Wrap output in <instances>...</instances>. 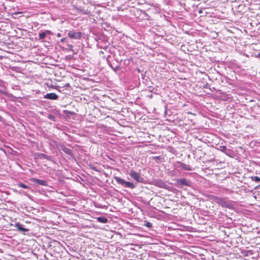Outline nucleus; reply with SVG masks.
Wrapping results in <instances>:
<instances>
[{"mask_svg": "<svg viewBox=\"0 0 260 260\" xmlns=\"http://www.w3.org/2000/svg\"><path fill=\"white\" fill-rule=\"evenodd\" d=\"M114 179L117 183L125 187H128L132 189H133L135 187V185L134 184V183L131 182L126 181L125 180L120 178L119 177L115 176L114 177Z\"/></svg>", "mask_w": 260, "mask_h": 260, "instance_id": "2", "label": "nucleus"}, {"mask_svg": "<svg viewBox=\"0 0 260 260\" xmlns=\"http://www.w3.org/2000/svg\"><path fill=\"white\" fill-rule=\"evenodd\" d=\"M144 225L148 228H151L152 226V224L151 222H150L149 221H144Z\"/></svg>", "mask_w": 260, "mask_h": 260, "instance_id": "18", "label": "nucleus"}, {"mask_svg": "<svg viewBox=\"0 0 260 260\" xmlns=\"http://www.w3.org/2000/svg\"><path fill=\"white\" fill-rule=\"evenodd\" d=\"M90 168L95 171H96V172H100V170H99V169H96V167L95 166H94L93 165H90Z\"/></svg>", "mask_w": 260, "mask_h": 260, "instance_id": "20", "label": "nucleus"}, {"mask_svg": "<svg viewBox=\"0 0 260 260\" xmlns=\"http://www.w3.org/2000/svg\"><path fill=\"white\" fill-rule=\"evenodd\" d=\"M44 99L55 100L58 98V96L55 93H50L44 96Z\"/></svg>", "mask_w": 260, "mask_h": 260, "instance_id": "11", "label": "nucleus"}, {"mask_svg": "<svg viewBox=\"0 0 260 260\" xmlns=\"http://www.w3.org/2000/svg\"><path fill=\"white\" fill-rule=\"evenodd\" d=\"M149 97L150 98H151L152 97V95L151 94V95H149Z\"/></svg>", "mask_w": 260, "mask_h": 260, "instance_id": "26", "label": "nucleus"}, {"mask_svg": "<svg viewBox=\"0 0 260 260\" xmlns=\"http://www.w3.org/2000/svg\"><path fill=\"white\" fill-rule=\"evenodd\" d=\"M61 34H60V33H58V34H57V37H61Z\"/></svg>", "mask_w": 260, "mask_h": 260, "instance_id": "25", "label": "nucleus"}, {"mask_svg": "<svg viewBox=\"0 0 260 260\" xmlns=\"http://www.w3.org/2000/svg\"><path fill=\"white\" fill-rule=\"evenodd\" d=\"M30 181L35 182L36 183H37L39 185H43V186H47L48 183L46 180H41L37 178H32L30 179Z\"/></svg>", "mask_w": 260, "mask_h": 260, "instance_id": "8", "label": "nucleus"}, {"mask_svg": "<svg viewBox=\"0 0 260 260\" xmlns=\"http://www.w3.org/2000/svg\"><path fill=\"white\" fill-rule=\"evenodd\" d=\"M129 175L133 179L138 182H142L143 179L141 177L140 174L133 170H131Z\"/></svg>", "mask_w": 260, "mask_h": 260, "instance_id": "4", "label": "nucleus"}, {"mask_svg": "<svg viewBox=\"0 0 260 260\" xmlns=\"http://www.w3.org/2000/svg\"><path fill=\"white\" fill-rule=\"evenodd\" d=\"M142 78H143V79H144V77L145 76H144V75H143V74L142 75Z\"/></svg>", "mask_w": 260, "mask_h": 260, "instance_id": "27", "label": "nucleus"}, {"mask_svg": "<svg viewBox=\"0 0 260 260\" xmlns=\"http://www.w3.org/2000/svg\"><path fill=\"white\" fill-rule=\"evenodd\" d=\"M152 184L155 186L167 189L168 187V185L164 181L160 179H157L153 181Z\"/></svg>", "mask_w": 260, "mask_h": 260, "instance_id": "3", "label": "nucleus"}, {"mask_svg": "<svg viewBox=\"0 0 260 260\" xmlns=\"http://www.w3.org/2000/svg\"><path fill=\"white\" fill-rule=\"evenodd\" d=\"M155 159H160V158H161L160 156H155Z\"/></svg>", "mask_w": 260, "mask_h": 260, "instance_id": "24", "label": "nucleus"}, {"mask_svg": "<svg viewBox=\"0 0 260 260\" xmlns=\"http://www.w3.org/2000/svg\"><path fill=\"white\" fill-rule=\"evenodd\" d=\"M148 88H149V90L150 91H151V92H152V91H153V89H154V88H153V87H152L150 86V87H149Z\"/></svg>", "mask_w": 260, "mask_h": 260, "instance_id": "23", "label": "nucleus"}, {"mask_svg": "<svg viewBox=\"0 0 260 260\" xmlns=\"http://www.w3.org/2000/svg\"><path fill=\"white\" fill-rule=\"evenodd\" d=\"M68 36L72 39H80L82 37V34L80 32H75L73 30H71L69 31Z\"/></svg>", "mask_w": 260, "mask_h": 260, "instance_id": "6", "label": "nucleus"}, {"mask_svg": "<svg viewBox=\"0 0 260 260\" xmlns=\"http://www.w3.org/2000/svg\"><path fill=\"white\" fill-rule=\"evenodd\" d=\"M37 156L39 158L41 159H46L47 160H51L52 159V157L51 156L47 155L44 153H40L37 154Z\"/></svg>", "mask_w": 260, "mask_h": 260, "instance_id": "14", "label": "nucleus"}, {"mask_svg": "<svg viewBox=\"0 0 260 260\" xmlns=\"http://www.w3.org/2000/svg\"><path fill=\"white\" fill-rule=\"evenodd\" d=\"M60 148H61V149L67 154L69 155V156H70L71 157L74 156L73 151L71 149L66 147L64 145H62L61 146H60Z\"/></svg>", "mask_w": 260, "mask_h": 260, "instance_id": "10", "label": "nucleus"}, {"mask_svg": "<svg viewBox=\"0 0 260 260\" xmlns=\"http://www.w3.org/2000/svg\"><path fill=\"white\" fill-rule=\"evenodd\" d=\"M251 179L252 181H254L256 182H260V178L258 176H252L251 177Z\"/></svg>", "mask_w": 260, "mask_h": 260, "instance_id": "17", "label": "nucleus"}, {"mask_svg": "<svg viewBox=\"0 0 260 260\" xmlns=\"http://www.w3.org/2000/svg\"><path fill=\"white\" fill-rule=\"evenodd\" d=\"M67 40V38H62L61 40H60V42H64L66 41V40Z\"/></svg>", "mask_w": 260, "mask_h": 260, "instance_id": "22", "label": "nucleus"}, {"mask_svg": "<svg viewBox=\"0 0 260 260\" xmlns=\"http://www.w3.org/2000/svg\"><path fill=\"white\" fill-rule=\"evenodd\" d=\"M177 182L180 185H185L186 186H190L191 182L190 181L185 179V178H180L177 179Z\"/></svg>", "mask_w": 260, "mask_h": 260, "instance_id": "7", "label": "nucleus"}, {"mask_svg": "<svg viewBox=\"0 0 260 260\" xmlns=\"http://www.w3.org/2000/svg\"><path fill=\"white\" fill-rule=\"evenodd\" d=\"M18 186L20 187H21V188H25V189H27V188H29V186L24 184V183H19L18 184Z\"/></svg>", "mask_w": 260, "mask_h": 260, "instance_id": "16", "label": "nucleus"}, {"mask_svg": "<svg viewBox=\"0 0 260 260\" xmlns=\"http://www.w3.org/2000/svg\"><path fill=\"white\" fill-rule=\"evenodd\" d=\"M97 220L102 223H106L108 222V219L105 216H100L98 217Z\"/></svg>", "mask_w": 260, "mask_h": 260, "instance_id": "15", "label": "nucleus"}, {"mask_svg": "<svg viewBox=\"0 0 260 260\" xmlns=\"http://www.w3.org/2000/svg\"><path fill=\"white\" fill-rule=\"evenodd\" d=\"M47 117L48 119L53 121H56V118L52 114H48V116H47Z\"/></svg>", "mask_w": 260, "mask_h": 260, "instance_id": "19", "label": "nucleus"}, {"mask_svg": "<svg viewBox=\"0 0 260 260\" xmlns=\"http://www.w3.org/2000/svg\"><path fill=\"white\" fill-rule=\"evenodd\" d=\"M177 168H181L182 170L188 171H192L193 170V168L191 167L189 165L185 164L181 161L177 162Z\"/></svg>", "mask_w": 260, "mask_h": 260, "instance_id": "5", "label": "nucleus"}, {"mask_svg": "<svg viewBox=\"0 0 260 260\" xmlns=\"http://www.w3.org/2000/svg\"><path fill=\"white\" fill-rule=\"evenodd\" d=\"M67 47L70 50H72L73 48V46L69 44L67 45Z\"/></svg>", "mask_w": 260, "mask_h": 260, "instance_id": "21", "label": "nucleus"}, {"mask_svg": "<svg viewBox=\"0 0 260 260\" xmlns=\"http://www.w3.org/2000/svg\"><path fill=\"white\" fill-rule=\"evenodd\" d=\"M15 226L19 231L23 232H26L29 231L28 229L24 228L23 226V225L20 224L19 222L16 223Z\"/></svg>", "mask_w": 260, "mask_h": 260, "instance_id": "13", "label": "nucleus"}, {"mask_svg": "<svg viewBox=\"0 0 260 260\" xmlns=\"http://www.w3.org/2000/svg\"><path fill=\"white\" fill-rule=\"evenodd\" d=\"M220 147L221 151L228 156H231L233 153V151L230 149H228L225 146H220Z\"/></svg>", "mask_w": 260, "mask_h": 260, "instance_id": "12", "label": "nucleus"}, {"mask_svg": "<svg viewBox=\"0 0 260 260\" xmlns=\"http://www.w3.org/2000/svg\"><path fill=\"white\" fill-rule=\"evenodd\" d=\"M209 199L214 203L217 204L222 208H226L229 209H233L234 205L233 202L231 200H227L226 198H221L217 196L211 195Z\"/></svg>", "mask_w": 260, "mask_h": 260, "instance_id": "1", "label": "nucleus"}, {"mask_svg": "<svg viewBox=\"0 0 260 260\" xmlns=\"http://www.w3.org/2000/svg\"><path fill=\"white\" fill-rule=\"evenodd\" d=\"M51 35H52V33L49 30H45L44 31H41L39 34V40H43L47 36Z\"/></svg>", "mask_w": 260, "mask_h": 260, "instance_id": "9", "label": "nucleus"}]
</instances>
